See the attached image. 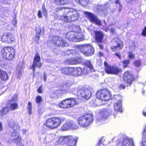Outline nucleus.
<instances>
[{
    "mask_svg": "<svg viewBox=\"0 0 146 146\" xmlns=\"http://www.w3.org/2000/svg\"><path fill=\"white\" fill-rule=\"evenodd\" d=\"M64 10V11L66 14L61 16L60 19L65 22L77 20L79 17V13L76 10L72 8L61 7L59 8V10Z\"/></svg>",
    "mask_w": 146,
    "mask_h": 146,
    "instance_id": "nucleus-1",
    "label": "nucleus"
},
{
    "mask_svg": "<svg viewBox=\"0 0 146 146\" xmlns=\"http://www.w3.org/2000/svg\"><path fill=\"white\" fill-rule=\"evenodd\" d=\"M72 84V82L69 80H67L63 82L60 86V89L54 91L52 92V97L57 98L58 97H61L64 93L70 92L71 91L70 88Z\"/></svg>",
    "mask_w": 146,
    "mask_h": 146,
    "instance_id": "nucleus-2",
    "label": "nucleus"
},
{
    "mask_svg": "<svg viewBox=\"0 0 146 146\" xmlns=\"http://www.w3.org/2000/svg\"><path fill=\"white\" fill-rule=\"evenodd\" d=\"M78 30H80L79 26L76 27ZM66 38L69 40L74 42H77L81 41L84 40L83 34L79 32H75L74 31H71L68 32L66 35Z\"/></svg>",
    "mask_w": 146,
    "mask_h": 146,
    "instance_id": "nucleus-3",
    "label": "nucleus"
},
{
    "mask_svg": "<svg viewBox=\"0 0 146 146\" xmlns=\"http://www.w3.org/2000/svg\"><path fill=\"white\" fill-rule=\"evenodd\" d=\"M93 121L92 114H86L78 119V125L82 127L87 126L92 124Z\"/></svg>",
    "mask_w": 146,
    "mask_h": 146,
    "instance_id": "nucleus-4",
    "label": "nucleus"
},
{
    "mask_svg": "<svg viewBox=\"0 0 146 146\" xmlns=\"http://www.w3.org/2000/svg\"><path fill=\"white\" fill-rule=\"evenodd\" d=\"M80 51L86 56H90L94 53V49L90 44H84L78 46Z\"/></svg>",
    "mask_w": 146,
    "mask_h": 146,
    "instance_id": "nucleus-5",
    "label": "nucleus"
},
{
    "mask_svg": "<svg viewBox=\"0 0 146 146\" xmlns=\"http://www.w3.org/2000/svg\"><path fill=\"white\" fill-rule=\"evenodd\" d=\"M3 57L8 60H13L15 56V52L13 48L11 47H4L1 51Z\"/></svg>",
    "mask_w": 146,
    "mask_h": 146,
    "instance_id": "nucleus-6",
    "label": "nucleus"
},
{
    "mask_svg": "<svg viewBox=\"0 0 146 146\" xmlns=\"http://www.w3.org/2000/svg\"><path fill=\"white\" fill-rule=\"evenodd\" d=\"M61 122V119L59 117H53L48 119L45 124L47 127L51 129L56 128Z\"/></svg>",
    "mask_w": 146,
    "mask_h": 146,
    "instance_id": "nucleus-7",
    "label": "nucleus"
},
{
    "mask_svg": "<svg viewBox=\"0 0 146 146\" xmlns=\"http://www.w3.org/2000/svg\"><path fill=\"white\" fill-rule=\"evenodd\" d=\"M14 128L15 130H13L11 134L10 141L12 143L18 144L20 142L21 136L19 131V125H15Z\"/></svg>",
    "mask_w": 146,
    "mask_h": 146,
    "instance_id": "nucleus-8",
    "label": "nucleus"
},
{
    "mask_svg": "<svg viewBox=\"0 0 146 146\" xmlns=\"http://www.w3.org/2000/svg\"><path fill=\"white\" fill-rule=\"evenodd\" d=\"M96 97L104 101L109 100L111 98L110 92L106 89L98 91L96 93Z\"/></svg>",
    "mask_w": 146,
    "mask_h": 146,
    "instance_id": "nucleus-9",
    "label": "nucleus"
},
{
    "mask_svg": "<svg viewBox=\"0 0 146 146\" xmlns=\"http://www.w3.org/2000/svg\"><path fill=\"white\" fill-rule=\"evenodd\" d=\"M77 104V102L74 98H68L62 101L59 104V106L63 108H68L73 107Z\"/></svg>",
    "mask_w": 146,
    "mask_h": 146,
    "instance_id": "nucleus-10",
    "label": "nucleus"
},
{
    "mask_svg": "<svg viewBox=\"0 0 146 146\" xmlns=\"http://www.w3.org/2000/svg\"><path fill=\"white\" fill-rule=\"evenodd\" d=\"M110 109H103L101 110L100 113L97 118L96 123L99 124L100 122L103 121L108 118L111 112Z\"/></svg>",
    "mask_w": 146,
    "mask_h": 146,
    "instance_id": "nucleus-11",
    "label": "nucleus"
},
{
    "mask_svg": "<svg viewBox=\"0 0 146 146\" xmlns=\"http://www.w3.org/2000/svg\"><path fill=\"white\" fill-rule=\"evenodd\" d=\"M105 72L108 74H117L121 71V69L117 66H112L108 64L106 62H104Z\"/></svg>",
    "mask_w": 146,
    "mask_h": 146,
    "instance_id": "nucleus-12",
    "label": "nucleus"
},
{
    "mask_svg": "<svg viewBox=\"0 0 146 146\" xmlns=\"http://www.w3.org/2000/svg\"><path fill=\"white\" fill-rule=\"evenodd\" d=\"M15 35L12 33H6L2 35L1 40L6 44L11 43L15 40Z\"/></svg>",
    "mask_w": 146,
    "mask_h": 146,
    "instance_id": "nucleus-13",
    "label": "nucleus"
},
{
    "mask_svg": "<svg viewBox=\"0 0 146 146\" xmlns=\"http://www.w3.org/2000/svg\"><path fill=\"white\" fill-rule=\"evenodd\" d=\"M84 14L91 22L97 25H101L100 21L94 14L87 11H84Z\"/></svg>",
    "mask_w": 146,
    "mask_h": 146,
    "instance_id": "nucleus-14",
    "label": "nucleus"
},
{
    "mask_svg": "<svg viewBox=\"0 0 146 146\" xmlns=\"http://www.w3.org/2000/svg\"><path fill=\"white\" fill-rule=\"evenodd\" d=\"M78 96L80 97L88 100L91 96V93L90 90L86 88H84L80 90L78 92Z\"/></svg>",
    "mask_w": 146,
    "mask_h": 146,
    "instance_id": "nucleus-15",
    "label": "nucleus"
},
{
    "mask_svg": "<svg viewBox=\"0 0 146 146\" xmlns=\"http://www.w3.org/2000/svg\"><path fill=\"white\" fill-rule=\"evenodd\" d=\"M51 41V42L58 46H62L64 47L69 45L65 41L63 40L62 38L56 36L52 37Z\"/></svg>",
    "mask_w": 146,
    "mask_h": 146,
    "instance_id": "nucleus-16",
    "label": "nucleus"
},
{
    "mask_svg": "<svg viewBox=\"0 0 146 146\" xmlns=\"http://www.w3.org/2000/svg\"><path fill=\"white\" fill-rule=\"evenodd\" d=\"M40 57L39 54H36L33 60V64L30 66V68L33 70L34 73L35 72V67H38L39 68L41 66V64L40 62Z\"/></svg>",
    "mask_w": 146,
    "mask_h": 146,
    "instance_id": "nucleus-17",
    "label": "nucleus"
},
{
    "mask_svg": "<svg viewBox=\"0 0 146 146\" xmlns=\"http://www.w3.org/2000/svg\"><path fill=\"white\" fill-rule=\"evenodd\" d=\"M115 41L117 43L116 46H112L111 48L113 51H118L121 49L123 45L121 41L118 38H116L115 39Z\"/></svg>",
    "mask_w": 146,
    "mask_h": 146,
    "instance_id": "nucleus-18",
    "label": "nucleus"
},
{
    "mask_svg": "<svg viewBox=\"0 0 146 146\" xmlns=\"http://www.w3.org/2000/svg\"><path fill=\"white\" fill-rule=\"evenodd\" d=\"M74 76H77L82 75L83 74H87L88 72L86 68H82L80 67L74 68Z\"/></svg>",
    "mask_w": 146,
    "mask_h": 146,
    "instance_id": "nucleus-19",
    "label": "nucleus"
},
{
    "mask_svg": "<svg viewBox=\"0 0 146 146\" xmlns=\"http://www.w3.org/2000/svg\"><path fill=\"white\" fill-rule=\"evenodd\" d=\"M123 79L125 82L130 85L131 83L133 80V78L131 74L127 71L124 74Z\"/></svg>",
    "mask_w": 146,
    "mask_h": 146,
    "instance_id": "nucleus-20",
    "label": "nucleus"
},
{
    "mask_svg": "<svg viewBox=\"0 0 146 146\" xmlns=\"http://www.w3.org/2000/svg\"><path fill=\"white\" fill-rule=\"evenodd\" d=\"M95 40L97 43H102L104 34L100 31H96L95 33Z\"/></svg>",
    "mask_w": 146,
    "mask_h": 146,
    "instance_id": "nucleus-21",
    "label": "nucleus"
},
{
    "mask_svg": "<svg viewBox=\"0 0 146 146\" xmlns=\"http://www.w3.org/2000/svg\"><path fill=\"white\" fill-rule=\"evenodd\" d=\"M122 144L123 146H135L133 139L127 137L123 138Z\"/></svg>",
    "mask_w": 146,
    "mask_h": 146,
    "instance_id": "nucleus-22",
    "label": "nucleus"
},
{
    "mask_svg": "<svg viewBox=\"0 0 146 146\" xmlns=\"http://www.w3.org/2000/svg\"><path fill=\"white\" fill-rule=\"evenodd\" d=\"M66 62L69 64H76L82 62V59L76 57L70 59H68L66 60Z\"/></svg>",
    "mask_w": 146,
    "mask_h": 146,
    "instance_id": "nucleus-23",
    "label": "nucleus"
},
{
    "mask_svg": "<svg viewBox=\"0 0 146 146\" xmlns=\"http://www.w3.org/2000/svg\"><path fill=\"white\" fill-rule=\"evenodd\" d=\"M122 101L120 100L114 104V107L115 111L116 112H122Z\"/></svg>",
    "mask_w": 146,
    "mask_h": 146,
    "instance_id": "nucleus-24",
    "label": "nucleus"
},
{
    "mask_svg": "<svg viewBox=\"0 0 146 146\" xmlns=\"http://www.w3.org/2000/svg\"><path fill=\"white\" fill-rule=\"evenodd\" d=\"M78 137H75L73 138L72 137L69 136V139L67 146H75L77 141L78 139Z\"/></svg>",
    "mask_w": 146,
    "mask_h": 146,
    "instance_id": "nucleus-25",
    "label": "nucleus"
},
{
    "mask_svg": "<svg viewBox=\"0 0 146 146\" xmlns=\"http://www.w3.org/2000/svg\"><path fill=\"white\" fill-rule=\"evenodd\" d=\"M103 7L102 6L97 5L96 7L95 12L97 13H100L102 15H104L106 14V11L105 9H103Z\"/></svg>",
    "mask_w": 146,
    "mask_h": 146,
    "instance_id": "nucleus-26",
    "label": "nucleus"
},
{
    "mask_svg": "<svg viewBox=\"0 0 146 146\" xmlns=\"http://www.w3.org/2000/svg\"><path fill=\"white\" fill-rule=\"evenodd\" d=\"M36 37L37 38V40H39L40 37L41 33L44 32V28L43 27H41L40 26H38L36 27Z\"/></svg>",
    "mask_w": 146,
    "mask_h": 146,
    "instance_id": "nucleus-27",
    "label": "nucleus"
},
{
    "mask_svg": "<svg viewBox=\"0 0 146 146\" xmlns=\"http://www.w3.org/2000/svg\"><path fill=\"white\" fill-rule=\"evenodd\" d=\"M54 3L56 5H64L68 4L69 0H54Z\"/></svg>",
    "mask_w": 146,
    "mask_h": 146,
    "instance_id": "nucleus-28",
    "label": "nucleus"
},
{
    "mask_svg": "<svg viewBox=\"0 0 146 146\" xmlns=\"http://www.w3.org/2000/svg\"><path fill=\"white\" fill-rule=\"evenodd\" d=\"M10 111V109L8 106H7L1 108L0 110V115L3 116L7 114Z\"/></svg>",
    "mask_w": 146,
    "mask_h": 146,
    "instance_id": "nucleus-29",
    "label": "nucleus"
},
{
    "mask_svg": "<svg viewBox=\"0 0 146 146\" xmlns=\"http://www.w3.org/2000/svg\"><path fill=\"white\" fill-rule=\"evenodd\" d=\"M0 78L3 80H5L8 78L7 74L4 71L0 69Z\"/></svg>",
    "mask_w": 146,
    "mask_h": 146,
    "instance_id": "nucleus-30",
    "label": "nucleus"
},
{
    "mask_svg": "<svg viewBox=\"0 0 146 146\" xmlns=\"http://www.w3.org/2000/svg\"><path fill=\"white\" fill-rule=\"evenodd\" d=\"M141 146H146V125H145L144 129Z\"/></svg>",
    "mask_w": 146,
    "mask_h": 146,
    "instance_id": "nucleus-31",
    "label": "nucleus"
},
{
    "mask_svg": "<svg viewBox=\"0 0 146 146\" xmlns=\"http://www.w3.org/2000/svg\"><path fill=\"white\" fill-rule=\"evenodd\" d=\"M70 125V121H67L62 127V129L63 131H66L71 129Z\"/></svg>",
    "mask_w": 146,
    "mask_h": 146,
    "instance_id": "nucleus-32",
    "label": "nucleus"
},
{
    "mask_svg": "<svg viewBox=\"0 0 146 146\" xmlns=\"http://www.w3.org/2000/svg\"><path fill=\"white\" fill-rule=\"evenodd\" d=\"M69 139V136H62L60 137L57 141L58 144H61L65 141H67Z\"/></svg>",
    "mask_w": 146,
    "mask_h": 146,
    "instance_id": "nucleus-33",
    "label": "nucleus"
},
{
    "mask_svg": "<svg viewBox=\"0 0 146 146\" xmlns=\"http://www.w3.org/2000/svg\"><path fill=\"white\" fill-rule=\"evenodd\" d=\"M86 65L89 68L92 72H94L95 70L90 60H87L85 62Z\"/></svg>",
    "mask_w": 146,
    "mask_h": 146,
    "instance_id": "nucleus-34",
    "label": "nucleus"
},
{
    "mask_svg": "<svg viewBox=\"0 0 146 146\" xmlns=\"http://www.w3.org/2000/svg\"><path fill=\"white\" fill-rule=\"evenodd\" d=\"M8 124L10 127L13 129V130H15V129L14 128L15 126L16 125H19L15 123L14 121H13V119H10L8 121Z\"/></svg>",
    "mask_w": 146,
    "mask_h": 146,
    "instance_id": "nucleus-35",
    "label": "nucleus"
},
{
    "mask_svg": "<svg viewBox=\"0 0 146 146\" xmlns=\"http://www.w3.org/2000/svg\"><path fill=\"white\" fill-rule=\"evenodd\" d=\"M79 4L83 6H86L88 4L89 0H75Z\"/></svg>",
    "mask_w": 146,
    "mask_h": 146,
    "instance_id": "nucleus-36",
    "label": "nucleus"
},
{
    "mask_svg": "<svg viewBox=\"0 0 146 146\" xmlns=\"http://www.w3.org/2000/svg\"><path fill=\"white\" fill-rule=\"evenodd\" d=\"M103 22L102 23L101 22V25H99L101 28L104 29L106 31L108 29V27L106 24V22L105 20L103 21Z\"/></svg>",
    "mask_w": 146,
    "mask_h": 146,
    "instance_id": "nucleus-37",
    "label": "nucleus"
},
{
    "mask_svg": "<svg viewBox=\"0 0 146 146\" xmlns=\"http://www.w3.org/2000/svg\"><path fill=\"white\" fill-rule=\"evenodd\" d=\"M18 108V105L16 103H11L10 106V109L13 110H14L17 109Z\"/></svg>",
    "mask_w": 146,
    "mask_h": 146,
    "instance_id": "nucleus-38",
    "label": "nucleus"
},
{
    "mask_svg": "<svg viewBox=\"0 0 146 146\" xmlns=\"http://www.w3.org/2000/svg\"><path fill=\"white\" fill-rule=\"evenodd\" d=\"M70 129H76L78 128L77 125L73 121H70Z\"/></svg>",
    "mask_w": 146,
    "mask_h": 146,
    "instance_id": "nucleus-39",
    "label": "nucleus"
},
{
    "mask_svg": "<svg viewBox=\"0 0 146 146\" xmlns=\"http://www.w3.org/2000/svg\"><path fill=\"white\" fill-rule=\"evenodd\" d=\"M115 3L116 4L117 7H118V5H119V9L118 12H120L122 9V7L121 5V3L120 2L119 0H116L115 1Z\"/></svg>",
    "mask_w": 146,
    "mask_h": 146,
    "instance_id": "nucleus-40",
    "label": "nucleus"
},
{
    "mask_svg": "<svg viewBox=\"0 0 146 146\" xmlns=\"http://www.w3.org/2000/svg\"><path fill=\"white\" fill-rule=\"evenodd\" d=\"M68 68L65 67L61 70V72L62 74L68 75Z\"/></svg>",
    "mask_w": 146,
    "mask_h": 146,
    "instance_id": "nucleus-41",
    "label": "nucleus"
},
{
    "mask_svg": "<svg viewBox=\"0 0 146 146\" xmlns=\"http://www.w3.org/2000/svg\"><path fill=\"white\" fill-rule=\"evenodd\" d=\"M32 104L31 103L29 102L28 104V110L29 112V115H31V114L32 111Z\"/></svg>",
    "mask_w": 146,
    "mask_h": 146,
    "instance_id": "nucleus-42",
    "label": "nucleus"
},
{
    "mask_svg": "<svg viewBox=\"0 0 146 146\" xmlns=\"http://www.w3.org/2000/svg\"><path fill=\"white\" fill-rule=\"evenodd\" d=\"M130 62V60L127 59L123 61V66L124 67H126L127 65L129 64Z\"/></svg>",
    "mask_w": 146,
    "mask_h": 146,
    "instance_id": "nucleus-43",
    "label": "nucleus"
},
{
    "mask_svg": "<svg viewBox=\"0 0 146 146\" xmlns=\"http://www.w3.org/2000/svg\"><path fill=\"white\" fill-rule=\"evenodd\" d=\"M42 100V97L40 96H38L36 99V102L37 104H40Z\"/></svg>",
    "mask_w": 146,
    "mask_h": 146,
    "instance_id": "nucleus-44",
    "label": "nucleus"
},
{
    "mask_svg": "<svg viewBox=\"0 0 146 146\" xmlns=\"http://www.w3.org/2000/svg\"><path fill=\"white\" fill-rule=\"evenodd\" d=\"M74 68H68V75H74Z\"/></svg>",
    "mask_w": 146,
    "mask_h": 146,
    "instance_id": "nucleus-45",
    "label": "nucleus"
},
{
    "mask_svg": "<svg viewBox=\"0 0 146 146\" xmlns=\"http://www.w3.org/2000/svg\"><path fill=\"white\" fill-rule=\"evenodd\" d=\"M54 134H51L48 135L46 138L48 140H49V141H51L54 139Z\"/></svg>",
    "mask_w": 146,
    "mask_h": 146,
    "instance_id": "nucleus-46",
    "label": "nucleus"
},
{
    "mask_svg": "<svg viewBox=\"0 0 146 146\" xmlns=\"http://www.w3.org/2000/svg\"><path fill=\"white\" fill-rule=\"evenodd\" d=\"M128 56L129 58L131 59H133L135 58V55L131 52H129L128 53Z\"/></svg>",
    "mask_w": 146,
    "mask_h": 146,
    "instance_id": "nucleus-47",
    "label": "nucleus"
},
{
    "mask_svg": "<svg viewBox=\"0 0 146 146\" xmlns=\"http://www.w3.org/2000/svg\"><path fill=\"white\" fill-rule=\"evenodd\" d=\"M135 66L136 67H139L141 64V61L140 60H138L135 61L134 62Z\"/></svg>",
    "mask_w": 146,
    "mask_h": 146,
    "instance_id": "nucleus-48",
    "label": "nucleus"
},
{
    "mask_svg": "<svg viewBox=\"0 0 146 146\" xmlns=\"http://www.w3.org/2000/svg\"><path fill=\"white\" fill-rule=\"evenodd\" d=\"M42 10L43 11V14L45 17L47 15V12L45 8V6L43 5L42 7Z\"/></svg>",
    "mask_w": 146,
    "mask_h": 146,
    "instance_id": "nucleus-49",
    "label": "nucleus"
},
{
    "mask_svg": "<svg viewBox=\"0 0 146 146\" xmlns=\"http://www.w3.org/2000/svg\"><path fill=\"white\" fill-rule=\"evenodd\" d=\"M17 95L16 94L14 95L12 97L11 99L10 100L11 102L15 101L17 98Z\"/></svg>",
    "mask_w": 146,
    "mask_h": 146,
    "instance_id": "nucleus-50",
    "label": "nucleus"
},
{
    "mask_svg": "<svg viewBox=\"0 0 146 146\" xmlns=\"http://www.w3.org/2000/svg\"><path fill=\"white\" fill-rule=\"evenodd\" d=\"M141 35L143 36H146V26L144 27L142 30Z\"/></svg>",
    "mask_w": 146,
    "mask_h": 146,
    "instance_id": "nucleus-51",
    "label": "nucleus"
},
{
    "mask_svg": "<svg viewBox=\"0 0 146 146\" xmlns=\"http://www.w3.org/2000/svg\"><path fill=\"white\" fill-rule=\"evenodd\" d=\"M17 23V21H16V17L14 18L13 19L12 22V23L13 25H14V26L16 27L17 26L16 25V24Z\"/></svg>",
    "mask_w": 146,
    "mask_h": 146,
    "instance_id": "nucleus-52",
    "label": "nucleus"
},
{
    "mask_svg": "<svg viewBox=\"0 0 146 146\" xmlns=\"http://www.w3.org/2000/svg\"><path fill=\"white\" fill-rule=\"evenodd\" d=\"M118 87L119 88L120 90L123 89L125 88L126 86L124 84H120L119 85Z\"/></svg>",
    "mask_w": 146,
    "mask_h": 146,
    "instance_id": "nucleus-53",
    "label": "nucleus"
},
{
    "mask_svg": "<svg viewBox=\"0 0 146 146\" xmlns=\"http://www.w3.org/2000/svg\"><path fill=\"white\" fill-rule=\"evenodd\" d=\"M37 15L39 18H42V14L41 11L40 10L38 11Z\"/></svg>",
    "mask_w": 146,
    "mask_h": 146,
    "instance_id": "nucleus-54",
    "label": "nucleus"
},
{
    "mask_svg": "<svg viewBox=\"0 0 146 146\" xmlns=\"http://www.w3.org/2000/svg\"><path fill=\"white\" fill-rule=\"evenodd\" d=\"M38 93H41L42 92V87L41 86H40L38 88Z\"/></svg>",
    "mask_w": 146,
    "mask_h": 146,
    "instance_id": "nucleus-55",
    "label": "nucleus"
},
{
    "mask_svg": "<svg viewBox=\"0 0 146 146\" xmlns=\"http://www.w3.org/2000/svg\"><path fill=\"white\" fill-rule=\"evenodd\" d=\"M102 140H100L99 142V146H105V145L103 143H102L101 141Z\"/></svg>",
    "mask_w": 146,
    "mask_h": 146,
    "instance_id": "nucleus-56",
    "label": "nucleus"
},
{
    "mask_svg": "<svg viewBox=\"0 0 146 146\" xmlns=\"http://www.w3.org/2000/svg\"><path fill=\"white\" fill-rule=\"evenodd\" d=\"M43 80L44 81H45L46 80V75L45 73H44V74Z\"/></svg>",
    "mask_w": 146,
    "mask_h": 146,
    "instance_id": "nucleus-57",
    "label": "nucleus"
},
{
    "mask_svg": "<svg viewBox=\"0 0 146 146\" xmlns=\"http://www.w3.org/2000/svg\"><path fill=\"white\" fill-rule=\"evenodd\" d=\"M27 131V130L26 129H23L22 130V133L23 134H25Z\"/></svg>",
    "mask_w": 146,
    "mask_h": 146,
    "instance_id": "nucleus-58",
    "label": "nucleus"
},
{
    "mask_svg": "<svg viewBox=\"0 0 146 146\" xmlns=\"http://www.w3.org/2000/svg\"><path fill=\"white\" fill-rule=\"evenodd\" d=\"M115 56H117V57H118L120 59H121V56H120L119 54L118 53H115Z\"/></svg>",
    "mask_w": 146,
    "mask_h": 146,
    "instance_id": "nucleus-59",
    "label": "nucleus"
},
{
    "mask_svg": "<svg viewBox=\"0 0 146 146\" xmlns=\"http://www.w3.org/2000/svg\"><path fill=\"white\" fill-rule=\"evenodd\" d=\"M99 43L98 44V45L100 48L101 49H103V45H102V44H100V43Z\"/></svg>",
    "mask_w": 146,
    "mask_h": 146,
    "instance_id": "nucleus-60",
    "label": "nucleus"
},
{
    "mask_svg": "<svg viewBox=\"0 0 146 146\" xmlns=\"http://www.w3.org/2000/svg\"><path fill=\"white\" fill-rule=\"evenodd\" d=\"M143 115L144 116H146V108H145L143 111Z\"/></svg>",
    "mask_w": 146,
    "mask_h": 146,
    "instance_id": "nucleus-61",
    "label": "nucleus"
},
{
    "mask_svg": "<svg viewBox=\"0 0 146 146\" xmlns=\"http://www.w3.org/2000/svg\"><path fill=\"white\" fill-rule=\"evenodd\" d=\"M3 129L2 124L1 123H0V131L2 130Z\"/></svg>",
    "mask_w": 146,
    "mask_h": 146,
    "instance_id": "nucleus-62",
    "label": "nucleus"
},
{
    "mask_svg": "<svg viewBox=\"0 0 146 146\" xmlns=\"http://www.w3.org/2000/svg\"><path fill=\"white\" fill-rule=\"evenodd\" d=\"M19 146H24V145L22 144H21L19 145Z\"/></svg>",
    "mask_w": 146,
    "mask_h": 146,
    "instance_id": "nucleus-63",
    "label": "nucleus"
},
{
    "mask_svg": "<svg viewBox=\"0 0 146 146\" xmlns=\"http://www.w3.org/2000/svg\"><path fill=\"white\" fill-rule=\"evenodd\" d=\"M114 31V29H111V31H113V32Z\"/></svg>",
    "mask_w": 146,
    "mask_h": 146,
    "instance_id": "nucleus-64",
    "label": "nucleus"
}]
</instances>
